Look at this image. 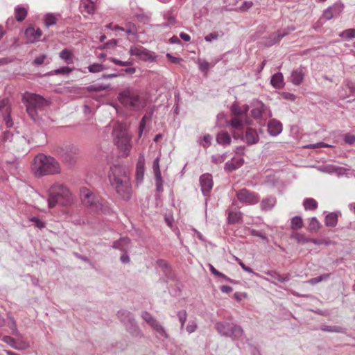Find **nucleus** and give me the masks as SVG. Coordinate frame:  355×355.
<instances>
[{"label":"nucleus","instance_id":"f257e3e1","mask_svg":"<svg viewBox=\"0 0 355 355\" xmlns=\"http://www.w3.org/2000/svg\"><path fill=\"white\" fill-rule=\"evenodd\" d=\"M108 178L116 193L122 198L129 200L132 195V187L127 169L119 164L113 165L110 167Z\"/></svg>","mask_w":355,"mask_h":355},{"label":"nucleus","instance_id":"f03ea898","mask_svg":"<svg viewBox=\"0 0 355 355\" xmlns=\"http://www.w3.org/2000/svg\"><path fill=\"white\" fill-rule=\"evenodd\" d=\"M121 104L130 111L138 112L148 105L146 96L140 90L133 87H127L118 95Z\"/></svg>","mask_w":355,"mask_h":355},{"label":"nucleus","instance_id":"7ed1b4c3","mask_svg":"<svg viewBox=\"0 0 355 355\" xmlns=\"http://www.w3.org/2000/svg\"><path fill=\"white\" fill-rule=\"evenodd\" d=\"M48 204L50 208L57 205L68 206L73 202V195L70 189L60 183L53 184L48 190Z\"/></svg>","mask_w":355,"mask_h":355},{"label":"nucleus","instance_id":"20e7f679","mask_svg":"<svg viewBox=\"0 0 355 355\" xmlns=\"http://www.w3.org/2000/svg\"><path fill=\"white\" fill-rule=\"evenodd\" d=\"M31 168L34 174L37 177L60 173V164L55 159L44 154L35 156Z\"/></svg>","mask_w":355,"mask_h":355},{"label":"nucleus","instance_id":"39448f33","mask_svg":"<svg viewBox=\"0 0 355 355\" xmlns=\"http://www.w3.org/2000/svg\"><path fill=\"white\" fill-rule=\"evenodd\" d=\"M22 102L28 114L33 121L38 119V112L48 105L47 101L42 96L28 92L23 94Z\"/></svg>","mask_w":355,"mask_h":355},{"label":"nucleus","instance_id":"423d86ee","mask_svg":"<svg viewBox=\"0 0 355 355\" xmlns=\"http://www.w3.org/2000/svg\"><path fill=\"white\" fill-rule=\"evenodd\" d=\"M113 135L115 144L123 153V155L127 156L132 148L131 137L127 130L122 124L117 123L114 127Z\"/></svg>","mask_w":355,"mask_h":355},{"label":"nucleus","instance_id":"0eeeda50","mask_svg":"<svg viewBox=\"0 0 355 355\" xmlns=\"http://www.w3.org/2000/svg\"><path fill=\"white\" fill-rule=\"evenodd\" d=\"M215 329L222 336L230 337L232 340H240L243 336V330L241 326L231 322H217Z\"/></svg>","mask_w":355,"mask_h":355},{"label":"nucleus","instance_id":"6e6552de","mask_svg":"<svg viewBox=\"0 0 355 355\" xmlns=\"http://www.w3.org/2000/svg\"><path fill=\"white\" fill-rule=\"evenodd\" d=\"M26 143V139L24 137L19 135L18 133L14 135L10 130L3 132L0 137V148H16L18 150L19 145H23Z\"/></svg>","mask_w":355,"mask_h":355},{"label":"nucleus","instance_id":"1a4fd4ad","mask_svg":"<svg viewBox=\"0 0 355 355\" xmlns=\"http://www.w3.org/2000/svg\"><path fill=\"white\" fill-rule=\"evenodd\" d=\"M236 198L240 202L248 205H255L260 200L258 193L250 191L247 189H242L236 192Z\"/></svg>","mask_w":355,"mask_h":355},{"label":"nucleus","instance_id":"9d476101","mask_svg":"<svg viewBox=\"0 0 355 355\" xmlns=\"http://www.w3.org/2000/svg\"><path fill=\"white\" fill-rule=\"evenodd\" d=\"M80 193L82 202L85 206L96 209L101 207V204L96 200V196L87 188H81Z\"/></svg>","mask_w":355,"mask_h":355},{"label":"nucleus","instance_id":"9b49d317","mask_svg":"<svg viewBox=\"0 0 355 355\" xmlns=\"http://www.w3.org/2000/svg\"><path fill=\"white\" fill-rule=\"evenodd\" d=\"M344 7L342 2H336L323 11L322 17L327 20L337 17L343 12Z\"/></svg>","mask_w":355,"mask_h":355},{"label":"nucleus","instance_id":"f8f14e48","mask_svg":"<svg viewBox=\"0 0 355 355\" xmlns=\"http://www.w3.org/2000/svg\"><path fill=\"white\" fill-rule=\"evenodd\" d=\"M129 53L131 55L136 56L145 61H153L155 59L153 54L141 46H132Z\"/></svg>","mask_w":355,"mask_h":355},{"label":"nucleus","instance_id":"ddd939ff","mask_svg":"<svg viewBox=\"0 0 355 355\" xmlns=\"http://www.w3.org/2000/svg\"><path fill=\"white\" fill-rule=\"evenodd\" d=\"M295 26H288L286 28H284L282 31L274 33L267 38L266 45L268 46H271L278 43L284 37L286 36L290 33L295 31Z\"/></svg>","mask_w":355,"mask_h":355},{"label":"nucleus","instance_id":"4468645a","mask_svg":"<svg viewBox=\"0 0 355 355\" xmlns=\"http://www.w3.org/2000/svg\"><path fill=\"white\" fill-rule=\"evenodd\" d=\"M153 168L155 174L156 190L157 192H162L163 191V180L159 168V157H157L155 159L153 164Z\"/></svg>","mask_w":355,"mask_h":355},{"label":"nucleus","instance_id":"2eb2a0df","mask_svg":"<svg viewBox=\"0 0 355 355\" xmlns=\"http://www.w3.org/2000/svg\"><path fill=\"white\" fill-rule=\"evenodd\" d=\"M200 183L201 191L204 196H207L213 187V180L211 175L205 173L200 177Z\"/></svg>","mask_w":355,"mask_h":355},{"label":"nucleus","instance_id":"dca6fc26","mask_svg":"<svg viewBox=\"0 0 355 355\" xmlns=\"http://www.w3.org/2000/svg\"><path fill=\"white\" fill-rule=\"evenodd\" d=\"M268 110L267 107L261 102L257 101L253 103V108L251 110L252 116L258 119H260L263 114Z\"/></svg>","mask_w":355,"mask_h":355},{"label":"nucleus","instance_id":"f3484780","mask_svg":"<svg viewBox=\"0 0 355 355\" xmlns=\"http://www.w3.org/2000/svg\"><path fill=\"white\" fill-rule=\"evenodd\" d=\"M25 35L28 41L33 43L40 38L42 32L40 28L35 29L34 27H28L25 31Z\"/></svg>","mask_w":355,"mask_h":355},{"label":"nucleus","instance_id":"a211bd4d","mask_svg":"<svg viewBox=\"0 0 355 355\" xmlns=\"http://www.w3.org/2000/svg\"><path fill=\"white\" fill-rule=\"evenodd\" d=\"M268 131L270 135L277 136L282 131V124L276 119H272L268 122Z\"/></svg>","mask_w":355,"mask_h":355},{"label":"nucleus","instance_id":"6ab92c4d","mask_svg":"<svg viewBox=\"0 0 355 355\" xmlns=\"http://www.w3.org/2000/svg\"><path fill=\"white\" fill-rule=\"evenodd\" d=\"M244 163V159L242 157L240 158H232L230 161H228L225 163L224 169L225 171L231 172L233 171H235L240 167L242 166V165Z\"/></svg>","mask_w":355,"mask_h":355},{"label":"nucleus","instance_id":"aec40b11","mask_svg":"<svg viewBox=\"0 0 355 355\" xmlns=\"http://www.w3.org/2000/svg\"><path fill=\"white\" fill-rule=\"evenodd\" d=\"M125 327L127 331H128L132 336L136 338H140L143 336L142 331H141L135 320L128 323V325H126Z\"/></svg>","mask_w":355,"mask_h":355},{"label":"nucleus","instance_id":"412c9836","mask_svg":"<svg viewBox=\"0 0 355 355\" xmlns=\"http://www.w3.org/2000/svg\"><path fill=\"white\" fill-rule=\"evenodd\" d=\"M245 139L248 145H252L258 142L259 137L254 129L248 128L245 131Z\"/></svg>","mask_w":355,"mask_h":355},{"label":"nucleus","instance_id":"4be33fe9","mask_svg":"<svg viewBox=\"0 0 355 355\" xmlns=\"http://www.w3.org/2000/svg\"><path fill=\"white\" fill-rule=\"evenodd\" d=\"M130 243V239L129 238L122 237L113 243L112 248L125 252L128 248Z\"/></svg>","mask_w":355,"mask_h":355},{"label":"nucleus","instance_id":"5701e85b","mask_svg":"<svg viewBox=\"0 0 355 355\" xmlns=\"http://www.w3.org/2000/svg\"><path fill=\"white\" fill-rule=\"evenodd\" d=\"M117 317L125 327L135 320L132 313L126 310H120L118 311Z\"/></svg>","mask_w":355,"mask_h":355},{"label":"nucleus","instance_id":"b1692460","mask_svg":"<svg viewBox=\"0 0 355 355\" xmlns=\"http://www.w3.org/2000/svg\"><path fill=\"white\" fill-rule=\"evenodd\" d=\"M277 202L276 198L274 196H269L266 198H263L260 204L261 209L263 211H269L271 210L275 205Z\"/></svg>","mask_w":355,"mask_h":355},{"label":"nucleus","instance_id":"393cba45","mask_svg":"<svg viewBox=\"0 0 355 355\" xmlns=\"http://www.w3.org/2000/svg\"><path fill=\"white\" fill-rule=\"evenodd\" d=\"M78 148L75 146H69L66 149V151L64 152L62 155L63 159L70 163L73 160L75 155L78 153Z\"/></svg>","mask_w":355,"mask_h":355},{"label":"nucleus","instance_id":"a878e982","mask_svg":"<svg viewBox=\"0 0 355 355\" xmlns=\"http://www.w3.org/2000/svg\"><path fill=\"white\" fill-rule=\"evenodd\" d=\"M144 175V158L139 157L136 168V180L137 182H141Z\"/></svg>","mask_w":355,"mask_h":355},{"label":"nucleus","instance_id":"bb28decb","mask_svg":"<svg viewBox=\"0 0 355 355\" xmlns=\"http://www.w3.org/2000/svg\"><path fill=\"white\" fill-rule=\"evenodd\" d=\"M304 74L302 69H297L291 73L290 80L295 85H300L304 80Z\"/></svg>","mask_w":355,"mask_h":355},{"label":"nucleus","instance_id":"cd10ccee","mask_svg":"<svg viewBox=\"0 0 355 355\" xmlns=\"http://www.w3.org/2000/svg\"><path fill=\"white\" fill-rule=\"evenodd\" d=\"M80 8L82 12L93 14L95 11V3L92 0H81Z\"/></svg>","mask_w":355,"mask_h":355},{"label":"nucleus","instance_id":"c85d7f7f","mask_svg":"<svg viewBox=\"0 0 355 355\" xmlns=\"http://www.w3.org/2000/svg\"><path fill=\"white\" fill-rule=\"evenodd\" d=\"M271 85L277 89H281L284 87V77L282 73H275L270 80Z\"/></svg>","mask_w":355,"mask_h":355},{"label":"nucleus","instance_id":"c756f323","mask_svg":"<svg viewBox=\"0 0 355 355\" xmlns=\"http://www.w3.org/2000/svg\"><path fill=\"white\" fill-rule=\"evenodd\" d=\"M231 141L230 135L227 132L221 131L216 136V141L220 145L228 146L230 144Z\"/></svg>","mask_w":355,"mask_h":355},{"label":"nucleus","instance_id":"7c9ffc66","mask_svg":"<svg viewBox=\"0 0 355 355\" xmlns=\"http://www.w3.org/2000/svg\"><path fill=\"white\" fill-rule=\"evenodd\" d=\"M266 274L270 276L272 279L277 280L278 282L282 283L288 282L291 279V275L289 274L282 276L279 273L274 270L268 271L266 272Z\"/></svg>","mask_w":355,"mask_h":355},{"label":"nucleus","instance_id":"2f4dec72","mask_svg":"<svg viewBox=\"0 0 355 355\" xmlns=\"http://www.w3.org/2000/svg\"><path fill=\"white\" fill-rule=\"evenodd\" d=\"M338 214L332 212L327 214L324 219V223L327 227H335L338 223Z\"/></svg>","mask_w":355,"mask_h":355},{"label":"nucleus","instance_id":"473e14b6","mask_svg":"<svg viewBox=\"0 0 355 355\" xmlns=\"http://www.w3.org/2000/svg\"><path fill=\"white\" fill-rule=\"evenodd\" d=\"M227 125H230L232 128L238 130H242L244 128V123L243 121H241L237 116L233 117L230 121H227Z\"/></svg>","mask_w":355,"mask_h":355},{"label":"nucleus","instance_id":"72a5a7b5","mask_svg":"<svg viewBox=\"0 0 355 355\" xmlns=\"http://www.w3.org/2000/svg\"><path fill=\"white\" fill-rule=\"evenodd\" d=\"M242 213L241 211H230L228 214V223L230 224L239 223L242 220Z\"/></svg>","mask_w":355,"mask_h":355},{"label":"nucleus","instance_id":"f704fd0d","mask_svg":"<svg viewBox=\"0 0 355 355\" xmlns=\"http://www.w3.org/2000/svg\"><path fill=\"white\" fill-rule=\"evenodd\" d=\"M320 329L322 331H325V332L345 333V328L340 327V326H335V325H322V326H321Z\"/></svg>","mask_w":355,"mask_h":355},{"label":"nucleus","instance_id":"c9c22d12","mask_svg":"<svg viewBox=\"0 0 355 355\" xmlns=\"http://www.w3.org/2000/svg\"><path fill=\"white\" fill-rule=\"evenodd\" d=\"M339 37L347 40L355 38V28L344 30L339 33Z\"/></svg>","mask_w":355,"mask_h":355},{"label":"nucleus","instance_id":"e433bc0d","mask_svg":"<svg viewBox=\"0 0 355 355\" xmlns=\"http://www.w3.org/2000/svg\"><path fill=\"white\" fill-rule=\"evenodd\" d=\"M15 17L18 21H22L27 15V10L26 8L17 6L15 10Z\"/></svg>","mask_w":355,"mask_h":355},{"label":"nucleus","instance_id":"4c0bfd02","mask_svg":"<svg viewBox=\"0 0 355 355\" xmlns=\"http://www.w3.org/2000/svg\"><path fill=\"white\" fill-rule=\"evenodd\" d=\"M303 205L306 210H314L318 207V202L313 198H305Z\"/></svg>","mask_w":355,"mask_h":355},{"label":"nucleus","instance_id":"58836bf2","mask_svg":"<svg viewBox=\"0 0 355 355\" xmlns=\"http://www.w3.org/2000/svg\"><path fill=\"white\" fill-rule=\"evenodd\" d=\"M58 21L57 16L53 13H47L44 16V24L49 27L55 25Z\"/></svg>","mask_w":355,"mask_h":355},{"label":"nucleus","instance_id":"ea45409f","mask_svg":"<svg viewBox=\"0 0 355 355\" xmlns=\"http://www.w3.org/2000/svg\"><path fill=\"white\" fill-rule=\"evenodd\" d=\"M224 33L222 31H215L210 33L205 37V40L207 42H212L213 41L217 40L218 38L223 37Z\"/></svg>","mask_w":355,"mask_h":355},{"label":"nucleus","instance_id":"a19ab883","mask_svg":"<svg viewBox=\"0 0 355 355\" xmlns=\"http://www.w3.org/2000/svg\"><path fill=\"white\" fill-rule=\"evenodd\" d=\"M291 238L295 239L298 243L306 244L311 241V239L307 238L304 234L295 232L291 235Z\"/></svg>","mask_w":355,"mask_h":355},{"label":"nucleus","instance_id":"79ce46f5","mask_svg":"<svg viewBox=\"0 0 355 355\" xmlns=\"http://www.w3.org/2000/svg\"><path fill=\"white\" fill-rule=\"evenodd\" d=\"M141 318L144 320H145L151 327H153V325L157 322L158 321L153 317V315L147 312V311H143L141 313Z\"/></svg>","mask_w":355,"mask_h":355},{"label":"nucleus","instance_id":"37998d69","mask_svg":"<svg viewBox=\"0 0 355 355\" xmlns=\"http://www.w3.org/2000/svg\"><path fill=\"white\" fill-rule=\"evenodd\" d=\"M159 336L164 338H168V335L166 333L164 327L159 322H156L152 327Z\"/></svg>","mask_w":355,"mask_h":355},{"label":"nucleus","instance_id":"c03bdc74","mask_svg":"<svg viewBox=\"0 0 355 355\" xmlns=\"http://www.w3.org/2000/svg\"><path fill=\"white\" fill-rule=\"evenodd\" d=\"M302 225H303V221L300 216H294L291 219V229L297 230L301 229L302 227Z\"/></svg>","mask_w":355,"mask_h":355},{"label":"nucleus","instance_id":"a18cd8bd","mask_svg":"<svg viewBox=\"0 0 355 355\" xmlns=\"http://www.w3.org/2000/svg\"><path fill=\"white\" fill-rule=\"evenodd\" d=\"M164 18L167 21V22L159 25L161 27H168L175 24L176 22L175 17L169 12H167L164 15Z\"/></svg>","mask_w":355,"mask_h":355},{"label":"nucleus","instance_id":"49530a36","mask_svg":"<svg viewBox=\"0 0 355 355\" xmlns=\"http://www.w3.org/2000/svg\"><path fill=\"white\" fill-rule=\"evenodd\" d=\"M127 35H136L137 33V28L135 24L128 22L125 25L123 31Z\"/></svg>","mask_w":355,"mask_h":355},{"label":"nucleus","instance_id":"de8ad7c7","mask_svg":"<svg viewBox=\"0 0 355 355\" xmlns=\"http://www.w3.org/2000/svg\"><path fill=\"white\" fill-rule=\"evenodd\" d=\"M330 275H331L330 273H326V274H323L319 277L311 278L307 281V283L313 285V284L320 283L322 281H326L329 278Z\"/></svg>","mask_w":355,"mask_h":355},{"label":"nucleus","instance_id":"09e8293b","mask_svg":"<svg viewBox=\"0 0 355 355\" xmlns=\"http://www.w3.org/2000/svg\"><path fill=\"white\" fill-rule=\"evenodd\" d=\"M11 107L9 104V101L7 98H0V113H6L7 112H10Z\"/></svg>","mask_w":355,"mask_h":355},{"label":"nucleus","instance_id":"8fccbe9b","mask_svg":"<svg viewBox=\"0 0 355 355\" xmlns=\"http://www.w3.org/2000/svg\"><path fill=\"white\" fill-rule=\"evenodd\" d=\"M320 227V223L315 217H312L310 220L308 230L311 232H317Z\"/></svg>","mask_w":355,"mask_h":355},{"label":"nucleus","instance_id":"3c124183","mask_svg":"<svg viewBox=\"0 0 355 355\" xmlns=\"http://www.w3.org/2000/svg\"><path fill=\"white\" fill-rule=\"evenodd\" d=\"M177 316L180 322V329L182 330L187 321V313L185 310H181L178 312Z\"/></svg>","mask_w":355,"mask_h":355},{"label":"nucleus","instance_id":"603ef678","mask_svg":"<svg viewBox=\"0 0 355 355\" xmlns=\"http://www.w3.org/2000/svg\"><path fill=\"white\" fill-rule=\"evenodd\" d=\"M29 221L32 222L33 225L38 229H43L45 227L46 224L44 221L40 220L38 217L33 216L29 218Z\"/></svg>","mask_w":355,"mask_h":355},{"label":"nucleus","instance_id":"864d4df0","mask_svg":"<svg viewBox=\"0 0 355 355\" xmlns=\"http://www.w3.org/2000/svg\"><path fill=\"white\" fill-rule=\"evenodd\" d=\"M105 69V67L103 64H98V63H94V64H90L88 67V70L91 73H98V72L103 71Z\"/></svg>","mask_w":355,"mask_h":355},{"label":"nucleus","instance_id":"5fc2aeb1","mask_svg":"<svg viewBox=\"0 0 355 355\" xmlns=\"http://www.w3.org/2000/svg\"><path fill=\"white\" fill-rule=\"evenodd\" d=\"M227 157V154H217L211 156V162L216 164L223 163Z\"/></svg>","mask_w":355,"mask_h":355},{"label":"nucleus","instance_id":"6e6d98bb","mask_svg":"<svg viewBox=\"0 0 355 355\" xmlns=\"http://www.w3.org/2000/svg\"><path fill=\"white\" fill-rule=\"evenodd\" d=\"M209 270H210L211 272L213 275H214L215 276H217L218 277L223 278V279H224L225 280H226L227 282H231V279L229 277H227L223 273L218 271L211 264H209Z\"/></svg>","mask_w":355,"mask_h":355},{"label":"nucleus","instance_id":"4d7b16f0","mask_svg":"<svg viewBox=\"0 0 355 355\" xmlns=\"http://www.w3.org/2000/svg\"><path fill=\"white\" fill-rule=\"evenodd\" d=\"M151 119V114H146L141 119L139 123V135H141L144 130L146 121H149Z\"/></svg>","mask_w":355,"mask_h":355},{"label":"nucleus","instance_id":"13d9d810","mask_svg":"<svg viewBox=\"0 0 355 355\" xmlns=\"http://www.w3.org/2000/svg\"><path fill=\"white\" fill-rule=\"evenodd\" d=\"M107 87L108 86H104L101 84H95L87 87V89L89 92H101L106 89Z\"/></svg>","mask_w":355,"mask_h":355},{"label":"nucleus","instance_id":"bf43d9fd","mask_svg":"<svg viewBox=\"0 0 355 355\" xmlns=\"http://www.w3.org/2000/svg\"><path fill=\"white\" fill-rule=\"evenodd\" d=\"M3 121L6 128H10L13 127L14 123L10 116V112H7L6 113H5Z\"/></svg>","mask_w":355,"mask_h":355},{"label":"nucleus","instance_id":"052dcab7","mask_svg":"<svg viewBox=\"0 0 355 355\" xmlns=\"http://www.w3.org/2000/svg\"><path fill=\"white\" fill-rule=\"evenodd\" d=\"M231 112L235 116H241V115H244L245 114V111H243V110L239 107L236 104H233L232 106H231Z\"/></svg>","mask_w":355,"mask_h":355},{"label":"nucleus","instance_id":"680f3d73","mask_svg":"<svg viewBox=\"0 0 355 355\" xmlns=\"http://www.w3.org/2000/svg\"><path fill=\"white\" fill-rule=\"evenodd\" d=\"M1 340L9 345L12 348H17L15 347V344L17 343L16 340L9 336H3L1 338Z\"/></svg>","mask_w":355,"mask_h":355},{"label":"nucleus","instance_id":"e2e57ef3","mask_svg":"<svg viewBox=\"0 0 355 355\" xmlns=\"http://www.w3.org/2000/svg\"><path fill=\"white\" fill-rule=\"evenodd\" d=\"M213 67L214 64H210L205 60H202L199 62V69L203 72H207L208 70Z\"/></svg>","mask_w":355,"mask_h":355},{"label":"nucleus","instance_id":"0e129e2a","mask_svg":"<svg viewBox=\"0 0 355 355\" xmlns=\"http://www.w3.org/2000/svg\"><path fill=\"white\" fill-rule=\"evenodd\" d=\"M305 147L306 148H309V149H314V148H322V147L331 148V147H333V146H331L330 144H327L324 143V142H318V143H316V144L306 145Z\"/></svg>","mask_w":355,"mask_h":355},{"label":"nucleus","instance_id":"69168bd1","mask_svg":"<svg viewBox=\"0 0 355 355\" xmlns=\"http://www.w3.org/2000/svg\"><path fill=\"white\" fill-rule=\"evenodd\" d=\"M72 54L68 49H64L60 53V57L64 60H69L71 58Z\"/></svg>","mask_w":355,"mask_h":355},{"label":"nucleus","instance_id":"338daca9","mask_svg":"<svg viewBox=\"0 0 355 355\" xmlns=\"http://www.w3.org/2000/svg\"><path fill=\"white\" fill-rule=\"evenodd\" d=\"M197 328V323L194 321H192L187 324L186 327V330L189 334H192L196 331Z\"/></svg>","mask_w":355,"mask_h":355},{"label":"nucleus","instance_id":"774afa93","mask_svg":"<svg viewBox=\"0 0 355 355\" xmlns=\"http://www.w3.org/2000/svg\"><path fill=\"white\" fill-rule=\"evenodd\" d=\"M253 6V3L252 1H243L241 6L239 7V10L242 12H245L248 10Z\"/></svg>","mask_w":355,"mask_h":355}]
</instances>
